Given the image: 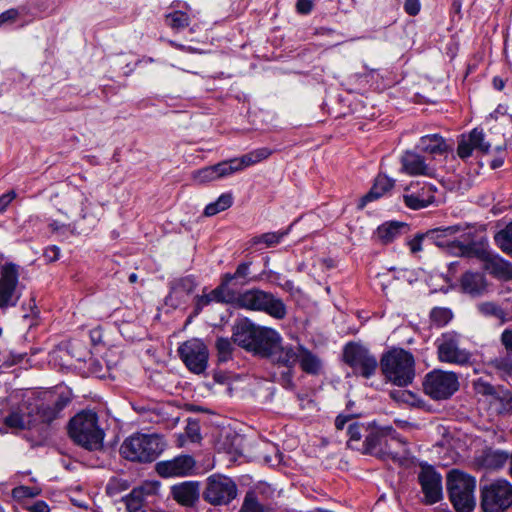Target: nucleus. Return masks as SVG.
<instances>
[{"mask_svg":"<svg viewBox=\"0 0 512 512\" xmlns=\"http://www.w3.org/2000/svg\"><path fill=\"white\" fill-rule=\"evenodd\" d=\"M68 433L73 442L89 451L102 449L104 430L98 424V416L91 410L77 413L68 425Z\"/></svg>","mask_w":512,"mask_h":512,"instance_id":"1","label":"nucleus"},{"mask_svg":"<svg viewBox=\"0 0 512 512\" xmlns=\"http://www.w3.org/2000/svg\"><path fill=\"white\" fill-rule=\"evenodd\" d=\"M165 446V441L158 434L135 433L124 440L120 454L133 462L150 463L164 451Z\"/></svg>","mask_w":512,"mask_h":512,"instance_id":"2","label":"nucleus"},{"mask_svg":"<svg viewBox=\"0 0 512 512\" xmlns=\"http://www.w3.org/2000/svg\"><path fill=\"white\" fill-rule=\"evenodd\" d=\"M384 376L398 386L409 385L415 377V361L411 353L403 349H393L380 360Z\"/></svg>","mask_w":512,"mask_h":512,"instance_id":"3","label":"nucleus"},{"mask_svg":"<svg viewBox=\"0 0 512 512\" xmlns=\"http://www.w3.org/2000/svg\"><path fill=\"white\" fill-rule=\"evenodd\" d=\"M238 307L263 312L277 320H283L288 314L287 306L280 297L259 288L239 293Z\"/></svg>","mask_w":512,"mask_h":512,"instance_id":"4","label":"nucleus"},{"mask_svg":"<svg viewBox=\"0 0 512 512\" xmlns=\"http://www.w3.org/2000/svg\"><path fill=\"white\" fill-rule=\"evenodd\" d=\"M475 477L453 469L447 475L449 499L457 512H471L476 506Z\"/></svg>","mask_w":512,"mask_h":512,"instance_id":"5","label":"nucleus"},{"mask_svg":"<svg viewBox=\"0 0 512 512\" xmlns=\"http://www.w3.org/2000/svg\"><path fill=\"white\" fill-rule=\"evenodd\" d=\"M480 506L483 512H505L512 506V484L497 479L481 487Z\"/></svg>","mask_w":512,"mask_h":512,"instance_id":"6","label":"nucleus"},{"mask_svg":"<svg viewBox=\"0 0 512 512\" xmlns=\"http://www.w3.org/2000/svg\"><path fill=\"white\" fill-rule=\"evenodd\" d=\"M404 444L402 440L396 436L395 430L388 427L382 430H372L362 443V451L365 454L376 456L380 459L396 458L398 452L395 446Z\"/></svg>","mask_w":512,"mask_h":512,"instance_id":"7","label":"nucleus"},{"mask_svg":"<svg viewBox=\"0 0 512 512\" xmlns=\"http://www.w3.org/2000/svg\"><path fill=\"white\" fill-rule=\"evenodd\" d=\"M461 336L455 331L442 333L436 340L438 360L457 366H466L472 363V353L460 346Z\"/></svg>","mask_w":512,"mask_h":512,"instance_id":"8","label":"nucleus"},{"mask_svg":"<svg viewBox=\"0 0 512 512\" xmlns=\"http://www.w3.org/2000/svg\"><path fill=\"white\" fill-rule=\"evenodd\" d=\"M423 387L433 400L449 399L459 389L458 375L454 372L433 370L425 376Z\"/></svg>","mask_w":512,"mask_h":512,"instance_id":"9","label":"nucleus"},{"mask_svg":"<svg viewBox=\"0 0 512 512\" xmlns=\"http://www.w3.org/2000/svg\"><path fill=\"white\" fill-rule=\"evenodd\" d=\"M461 255L477 256L484 262V269L493 277L504 281L512 280V263L499 255L477 248L474 243L462 244Z\"/></svg>","mask_w":512,"mask_h":512,"instance_id":"10","label":"nucleus"},{"mask_svg":"<svg viewBox=\"0 0 512 512\" xmlns=\"http://www.w3.org/2000/svg\"><path fill=\"white\" fill-rule=\"evenodd\" d=\"M237 496L235 482L224 475L213 474L207 478L203 499L214 506L227 505Z\"/></svg>","mask_w":512,"mask_h":512,"instance_id":"11","label":"nucleus"},{"mask_svg":"<svg viewBox=\"0 0 512 512\" xmlns=\"http://www.w3.org/2000/svg\"><path fill=\"white\" fill-rule=\"evenodd\" d=\"M344 361L364 378L373 376L378 368L376 357L359 344L349 343L344 349Z\"/></svg>","mask_w":512,"mask_h":512,"instance_id":"12","label":"nucleus"},{"mask_svg":"<svg viewBox=\"0 0 512 512\" xmlns=\"http://www.w3.org/2000/svg\"><path fill=\"white\" fill-rule=\"evenodd\" d=\"M178 354L187 369L194 374L203 373L208 366L209 351L200 339H190L178 348Z\"/></svg>","mask_w":512,"mask_h":512,"instance_id":"13","label":"nucleus"},{"mask_svg":"<svg viewBox=\"0 0 512 512\" xmlns=\"http://www.w3.org/2000/svg\"><path fill=\"white\" fill-rule=\"evenodd\" d=\"M477 394L491 397L490 404L498 414H512V392L502 386H493L488 381L479 378L473 383Z\"/></svg>","mask_w":512,"mask_h":512,"instance_id":"14","label":"nucleus"},{"mask_svg":"<svg viewBox=\"0 0 512 512\" xmlns=\"http://www.w3.org/2000/svg\"><path fill=\"white\" fill-rule=\"evenodd\" d=\"M70 402L71 395L68 391H54L48 392L45 401L32 408L39 421L50 424L61 416V412Z\"/></svg>","mask_w":512,"mask_h":512,"instance_id":"15","label":"nucleus"},{"mask_svg":"<svg viewBox=\"0 0 512 512\" xmlns=\"http://www.w3.org/2000/svg\"><path fill=\"white\" fill-rule=\"evenodd\" d=\"M19 279V266L15 263H6L0 271V307L15 306L20 295L17 291Z\"/></svg>","mask_w":512,"mask_h":512,"instance_id":"16","label":"nucleus"},{"mask_svg":"<svg viewBox=\"0 0 512 512\" xmlns=\"http://www.w3.org/2000/svg\"><path fill=\"white\" fill-rule=\"evenodd\" d=\"M461 225H453L448 227H441L429 230L425 233L428 244H435L438 247H456L461 253V245L473 243L471 241V232L464 233L460 236L461 240L456 239L454 236L463 231Z\"/></svg>","mask_w":512,"mask_h":512,"instance_id":"17","label":"nucleus"},{"mask_svg":"<svg viewBox=\"0 0 512 512\" xmlns=\"http://www.w3.org/2000/svg\"><path fill=\"white\" fill-rule=\"evenodd\" d=\"M418 481L424 494L423 502L432 505L442 499V477L432 466L421 465Z\"/></svg>","mask_w":512,"mask_h":512,"instance_id":"18","label":"nucleus"},{"mask_svg":"<svg viewBox=\"0 0 512 512\" xmlns=\"http://www.w3.org/2000/svg\"><path fill=\"white\" fill-rule=\"evenodd\" d=\"M195 460L190 455H180L171 460L160 461L156 464V472L164 478L184 477L192 473Z\"/></svg>","mask_w":512,"mask_h":512,"instance_id":"19","label":"nucleus"},{"mask_svg":"<svg viewBox=\"0 0 512 512\" xmlns=\"http://www.w3.org/2000/svg\"><path fill=\"white\" fill-rule=\"evenodd\" d=\"M347 425V435L349 439L347 445L349 448L360 450L362 444L360 443L363 432H368V426L358 421H355L353 414H339L335 419V427L337 430H343Z\"/></svg>","mask_w":512,"mask_h":512,"instance_id":"20","label":"nucleus"},{"mask_svg":"<svg viewBox=\"0 0 512 512\" xmlns=\"http://www.w3.org/2000/svg\"><path fill=\"white\" fill-rule=\"evenodd\" d=\"M280 341L281 336L276 330L259 326L251 352L269 358L277 349Z\"/></svg>","mask_w":512,"mask_h":512,"instance_id":"21","label":"nucleus"},{"mask_svg":"<svg viewBox=\"0 0 512 512\" xmlns=\"http://www.w3.org/2000/svg\"><path fill=\"white\" fill-rule=\"evenodd\" d=\"M490 144L485 142V135L482 130L473 129L468 135H462L457 147V154L461 159H467L472 155L473 150L481 153H488Z\"/></svg>","mask_w":512,"mask_h":512,"instance_id":"22","label":"nucleus"},{"mask_svg":"<svg viewBox=\"0 0 512 512\" xmlns=\"http://www.w3.org/2000/svg\"><path fill=\"white\" fill-rule=\"evenodd\" d=\"M197 283L193 276H185L170 282V292L166 302L178 306L186 301V297L194 292Z\"/></svg>","mask_w":512,"mask_h":512,"instance_id":"23","label":"nucleus"},{"mask_svg":"<svg viewBox=\"0 0 512 512\" xmlns=\"http://www.w3.org/2000/svg\"><path fill=\"white\" fill-rule=\"evenodd\" d=\"M36 422L34 409L26 405L11 410L4 419L6 426L20 430L31 429L36 425Z\"/></svg>","mask_w":512,"mask_h":512,"instance_id":"24","label":"nucleus"},{"mask_svg":"<svg viewBox=\"0 0 512 512\" xmlns=\"http://www.w3.org/2000/svg\"><path fill=\"white\" fill-rule=\"evenodd\" d=\"M299 355V345H282L280 341L278 342L277 349H275V352L269 358H271L277 364L288 368V371L283 374V377L286 378L288 382H291V369L296 365Z\"/></svg>","mask_w":512,"mask_h":512,"instance_id":"25","label":"nucleus"},{"mask_svg":"<svg viewBox=\"0 0 512 512\" xmlns=\"http://www.w3.org/2000/svg\"><path fill=\"white\" fill-rule=\"evenodd\" d=\"M173 499L182 506L192 507L199 499L200 490L198 482L186 481L172 486Z\"/></svg>","mask_w":512,"mask_h":512,"instance_id":"26","label":"nucleus"},{"mask_svg":"<svg viewBox=\"0 0 512 512\" xmlns=\"http://www.w3.org/2000/svg\"><path fill=\"white\" fill-rule=\"evenodd\" d=\"M259 326L244 321L234 327L232 339L238 346L251 351Z\"/></svg>","mask_w":512,"mask_h":512,"instance_id":"27","label":"nucleus"},{"mask_svg":"<svg viewBox=\"0 0 512 512\" xmlns=\"http://www.w3.org/2000/svg\"><path fill=\"white\" fill-rule=\"evenodd\" d=\"M462 290L472 296H479L486 292L487 282L485 276L480 272L468 271L460 279Z\"/></svg>","mask_w":512,"mask_h":512,"instance_id":"28","label":"nucleus"},{"mask_svg":"<svg viewBox=\"0 0 512 512\" xmlns=\"http://www.w3.org/2000/svg\"><path fill=\"white\" fill-rule=\"evenodd\" d=\"M434 192L435 190L432 185L425 184L421 191L403 195V200L406 206L411 209H422L434 202Z\"/></svg>","mask_w":512,"mask_h":512,"instance_id":"29","label":"nucleus"},{"mask_svg":"<svg viewBox=\"0 0 512 512\" xmlns=\"http://www.w3.org/2000/svg\"><path fill=\"white\" fill-rule=\"evenodd\" d=\"M402 169L410 175H431L432 169L425 163L424 158L414 152H406L402 158Z\"/></svg>","mask_w":512,"mask_h":512,"instance_id":"30","label":"nucleus"},{"mask_svg":"<svg viewBox=\"0 0 512 512\" xmlns=\"http://www.w3.org/2000/svg\"><path fill=\"white\" fill-rule=\"evenodd\" d=\"M418 147L425 153L433 156H441L447 153L449 146L445 139L439 134H431L422 136L419 140Z\"/></svg>","mask_w":512,"mask_h":512,"instance_id":"31","label":"nucleus"},{"mask_svg":"<svg viewBox=\"0 0 512 512\" xmlns=\"http://www.w3.org/2000/svg\"><path fill=\"white\" fill-rule=\"evenodd\" d=\"M299 349L300 355L297 363H299L302 371L310 375L320 374L322 370L321 359L302 345H299Z\"/></svg>","mask_w":512,"mask_h":512,"instance_id":"32","label":"nucleus"},{"mask_svg":"<svg viewBox=\"0 0 512 512\" xmlns=\"http://www.w3.org/2000/svg\"><path fill=\"white\" fill-rule=\"evenodd\" d=\"M394 185V181L386 175H378L375 179L374 185L370 191L361 199L360 207H364L367 202L380 198Z\"/></svg>","mask_w":512,"mask_h":512,"instance_id":"33","label":"nucleus"},{"mask_svg":"<svg viewBox=\"0 0 512 512\" xmlns=\"http://www.w3.org/2000/svg\"><path fill=\"white\" fill-rule=\"evenodd\" d=\"M507 461H510V454L504 450L489 448L482 455V465L487 469H501Z\"/></svg>","mask_w":512,"mask_h":512,"instance_id":"34","label":"nucleus"},{"mask_svg":"<svg viewBox=\"0 0 512 512\" xmlns=\"http://www.w3.org/2000/svg\"><path fill=\"white\" fill-rule=\"evenodd\" d=\"M160 486L158 481H145L138 487H135L131 493H133L134 498H139L145 503L150 504L154 503L155 498L158 496Z\"/></svg>","mask_w":512,"mask_h":512,"instance_id":"35","label":"nucleus"},{"mask_svg":"<svg viewBox=\"0 0 512 512\" xmlns=\"http://www.w3.org/2000/svg\"><path fill=\"white\" fill-rule=\"evenodd\" d=\"M230 284L222 277L221 283L212 291L210 296L213 302L217 303H235L238 306V295L229 287Z\"/></svg>","mask_w":512,"mask_h":512,"instance_id":"36","label":"nucleus"},{"mask_svg":"<svg viewBox=\"0 0 512 512\" xmlns=\"http://www.w3.org/2000/svg\"><path fill=\"white\" fill-rule=\"evenodd\" d=\"M404 228H406V224L402 222H386L378 227L377 236L383 243L387 244L397 238Z\"/></svg>","mask_w":512,"mask_h":512,"instance_id":"37","label":"nucleus"},{"mask_svg":"<svg viewBox=\"0 0 512 512\" xmlns=\"http://www.w3.org/2000/svg\"><path fill=\"white\" fill-rule=\"evenodd\" d=\"M251 264H252L251 262H242L237 266L236 271L233 274L226 273L222 277L226 280V282L228 284H230L233 280H236V281L240 280L241 285H245V284H249L251 282L258 281L257 276L250 277Z\"/></svg>","mask_w":512,"mask_h":512,"instance_id":"38","label":"nucleus"},{"mask_svg":"<svg viewBox=\"0 0 512 512\" xmlns=\"http://www.w3.org/2000/svg\"><path fill=\"white\" fill-rule=\"evenodd\" d=\"M272 154V151L267 147L257 148L247 154L238 157V161L240 166L243 169L246 167L255 165L265 159H267Z\"/></svg>","mask_w":512,"mask_h":512,"instance_id":"39","label":"nucleus"},{"mask_svg":"<svg viewBox=\"0 0 512 512\" xmlns=\"http://www.w3.org/2000/svg\"><path fill=\"white\" fill-rule=\"evenodd\" d=\"M494 241L502 252L512 257V222L494 235Z\"/></svg>","mask_w":512,"mask_h":512,"instance_id":"40","label":"nucleus"},{"mask_svg":"<svg viewBox=\"0 0 512 512\" xmlns=\"http://www.w3.org/2000/svg\"><path fill=\"white\" fill-rule=\"evenodd\" d=\"M165 24L172 30L179 32L190 24L189 16L180 10H174L165 15Z\"/></svg>","mask_w":512,"mask_h":512,"instance_id":"41","label":"nucleus"},{"mask_svg":"<svg viewBox=\"0 0 512 512\" xmlns=\"http://www.w3.org/2000/svg\"><path fill=\"white\" fill-rule=\"evenodd\" d=\"M290 228L291 226L284 231L268 232L255 236L250 242L252 245L264 244L265 247H274L279 244L286 235H288Z\"/></svg>","mask_w":512,"mask_h":512,"instance_id":"42","label":"nucleus"},{"mask_svg":"<svg viewBox=\"0 0 512 512\" xmlns=\"http://www.w3.org/2000/svg\"><path fill=\"white\" fill-rule=\"evenodd\" d=\"M232 202L233 200L230 194H222L215 202H212L205 207L204 215L208 217L214 216L231 207Z\"/></svg>","mask_w":512,"mask_h":512,"instance_id":"43","label":"nucleus"},{"mask_svg":"<svg viewBox=\"0 0 512 512\" xmlns=\"http://www.w3.org/2000/svg\"><path fill=\"white\" fill-rule=\"evenodd\" d=\"M452 317V311L448 308L435 307L430 312V321L438 328L447 325L451 321Z\"/></svg>","mask_w":512,"mask_h":512,"instance_id":"44","label":"nucleus"},{"mask_svg":"<svg viewBox=\"0 0 512 512\" xmlns=\"http://www.w3.org/2000/svg\"><path fill=\"white\" fill-rule=\"evenodd\" d=\"M192 178L199 184L219 180L216 164L194 171L192 173Z\"/></svg>","mask_w":512,"mask_h":512,"instance_id":"45","label":"nucleus"},{"mask_svg":"<svg viewBox=\"0 0 512 512\" xmlns=\"http://www.w3.org/2000/svg\"><path fill=\"white\" fill-rule=\"evenodd\" d=\"M477 310L485 317H493L499 320L505 318L504 310L494 302H481L477 304Z\"/></svg>","mask_w":512,"mask_h":512,"instance_id":"46","label":"nucleus"},{"mask_svg":"<svg viewBox=\"0 0 512 512\" xmlns=\"http://www.w3.org/2000/svg\"><path fill=\"white\" fill-rule=\"evenodd\" d=\"M219 179L228 177L242 170L238 158H232L216 164Z\"/></svg>","mask_w":512,"mask_h":512,"instance_id":"47","label":"nucleus"},{"mask_svg":"<svg viewBox=\"0 0 512 512\" xmlns=\"http://www.w3.org/2000/svg\"><path fill=\"white\" fill-rule=\"evenodd\" d=\"M239 512H273V510L260 504L252 493H247Z\"/></svg>","mask_w":512,"mask_h":512,"instance_id":"48","label":"nucleus"},{"mask_svg":"<svg viewBox=\"0 0 512 512\" xmlns=\"http://www.w3.org/2000/svg\"><path fill=\"white\" fill-rule=\"evenodd\" d=\"M215 346L218 352V360L220 362H226L231 358L233 345L228 338H218Z\"/></svg>","mask_w":512,"mask_h":512,"instance_id":"49","label":"nucleus"},{"mask_svg":"<svg viewBox=\"0 0 512 512\" xmlns=\"http://www.w3.org/2000/svg\"><path fill=\"white\" fill-rule=\"evenodd\" d=\"M41 490L37 487L18 486L12 490V496L15 499L33 498L38 496Z\"/></svg>","mask_w":512,"mask_h":512,"instance_id":"50","label":"nucleus"},{"mask_svg":"<svg viewBox=\"0 0 512 512\" xmlns=\"http://www.w3.org/2000/svg\"><path fill=\"white\" fill-rule=\"evenodd\" d=\"M148 505L143 500L139 498H134L133 493L130 494L126 498V510L127 512H145L144 507Z\"/></svg>","mask_w":512,"mask_h":512,"instance_id":"51","label":"nucleus"},{"mask_svg":"<svg viewBox=\"0 0 512 512\" xmlns=\"http://www.w3.org/2000/svg\"><path fill=\"white\" fill-rule=\"evenodd\" d=\"M194 314L195 315H198L202 309L206 306H208L210 303H212V298L210 296V292L209 293H205V291H203V294L202 295H197L194 299Z\"/></svg>","mask_w":512,"mask_h":512,"instance_id":"52","label":"nucleus"},{"mask_svg":"<svg viewBox=\"0 0 512 512\" xmlns=\"http://www.w3.org/2000/svg\"><path fill=\"white\" fill-rule=\"evenodd\" d=\"M427 244V238L424 234H417L412 240L408 242L409 248L412 253H417L422 250V243Z\"/></svg>","mask_w":512,"mask_h":512,"instance_id":"53","label":"nucleus"},{"mask_svg":"<svg viewBox=\"0 0 512 512\" xmlns=\"http://www.w3.org/2000/svg\"><path fill=\"white\" fill-rule=\"evenodd\" d=\"M19 16V12L15 8L8 9L0 14V26L5 23L14 22Z\"/></svg>","mask_w":512,"mask_h":512,"instance_id":"54","label":"nucleus"},{"mask_svg":"<svg viewBox=\"0 0 512 512\" xmlns=\"http://www.w3.org/2000/svg\"><path fill=\"white\" fill-rule=\"evenodd\" d=\"M404 10L410 16H416L420 11L419 0H405Z\"/></svg>","mask_w":512,"mask_h":512,"instance_id":"55","label":"nucleus"},{"mask_svg":"<svg viewBox=\"0 0 512 512\" xmlns=\"http://www.w3.org/2000/svg\"><path fill=\"white\" fill-rule=\"evenodd\" d=\"M313 7V3L311 0H297L296 10L300 14H308Z\"/></svg>","mask_w":512,"mask_h":512,"instance_id":"56","label":"nucleus"},{"mask_svg":"<svg viewBox=\"0 0 512 512\" xmlns=\"http://www.w3.org/2000/svg\"><path fill=\"white\" fill-rule=\"evenodd\" d=\"M60 255V249L57 246H50L45 249L44 257L49 262L58 260Z\"/></svg>","mask_w":512,"mask_h":512,"instance_id":"57","label":"nucleus"},{"mask_svg":"<svg viewBox=\"0 0 512 512\" xmlns=\"http://www.w3.org/2000/svg\"><path fill=\"white\" fill-rule=\"evenodd\" d=\"M501 341L507 352L512 355V330H505L501 335Z\"/></svg>","mask_w":512,"mask_h":512,"instance_id":"58","label":"nucleus"},{"mask_svg":"<svg viewBox=\"0 0 512 512\" xmlns=\"http://www.w3.org/2000/svg\"><path fill=\"white\" fill-rule=\"evenodd\" d=\"M30 512H50V508L45 501L39 500L27 507Z\"/></svg>","mask_w":512,"mask_h":512,"instance_id":"59","label":"nucleus"},{"mask_svg":"<svg viewBox=\"0 0 512 512\" xmlns=\"http://www.w3.org/2000/svg\"><path fill=\"white\" fill-rule=\"evenodd\" d=\"M15 197L16 194L14 191L3 194L0 197V212H3Z\"/></svg>","mask_w":512,"mask_h":512,"instance_id":"60","label":"nucleus"},{"mask_svg":"<svg viewBox=\"0 0 512 512\" xmlns=\"http://www.w3.org/2000/svg\"><path fill=\"white\" fill-rule=\"evenodd\" d=\"M257 278H258V280L265 279L269 282H274L276 279L279 278V274L274 271H271V270H269V271L264 270L261 272V274H259L257 276Z\"/></svg>","mask_w":512,"mask_h":512,"instance_id":"61","label":"nucleus"},{"mask_svg":"<svg viewBox=\"0 0 512 512\" xmlns=\"http://www.w3.org/2000/svg\"><path fill=\"white\" fill-rule=\"evenodd\" d=\"M391 396L397 400L402 399L404 401H407V398L411 397V394L407 391H397V392H392Z\"/></svg>","mask_w":512,"mask_h":512,"instance_id":"62","label":"nucleus"},{"mask_svg":"<svg viewBox=\"0 0 512 512\" xmlns=\"http://www.w3.org/2000/svg\"><path fill=\"white\" fill-rule=\"evenodd\" d=\"M504 163V158L499 156V157H496L494 158L491 162H490V167L492 169H497V168H500Z\"/></svg>","mask_w":512,"mask_h":512,"instance_id":"63","label":"nucleus"},{"mask_svg":"<svg viewBox=\"0 0 512 512\" xmlns=\"http://www.w3.org/2000/svg\"><path fill=\"white\" fill-rule=\"evenodd\" d=\"M493 87L496 90L501 91L505 87V82L503 81V79H501L499 77H494L493 78Z\"/></svg>","mask_w":512,"mask_h":512,"instance_id":"64","label":"nucleus"}]
</instances>
